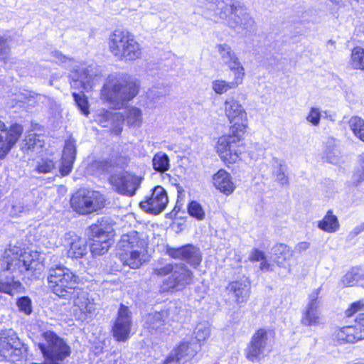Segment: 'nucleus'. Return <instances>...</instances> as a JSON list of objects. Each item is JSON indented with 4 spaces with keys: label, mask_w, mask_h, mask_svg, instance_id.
<instances>
[{
    "label": "nucleus",
    "mask_w": 364,
    "mask_h": 364,
    "mask_svg": "<svg viewBox=\"0 0 364 364\" xmlns=\"http://www.w3.org/2000/svg\"><path fill=\"white\" fill-rule=\"evenodd\" d=\"M115 117H117L116 114H114L112 112L103 111V113L99 116V122L102 127H106L108 126L109 122L113 121Z\"/></svg>",
    "instance_id": "nucleus-51"
},
{
    "label": "nucleus",
    "mask_w": 364,
    "mask_h": 364,
    "mask_svg": "<svg viewBox=\"0 0 364 364\" xmlns=\"http://www.w3.org/2000/svg\"><path fill=\"white\" fill-rule=\"evenodd\" d=\"M214 186L225 195L231 194L235 189L232 176L223 169L219 170L213 176Z\"/></svg>",
    "instance_id": "nucleus-24"
},
{
    "label": "nucleus",
    "mask_w": 364,
    "mask_h": 364,
    "mask_svg": "<svg viewBox=\"0 0 364 364\" xmlns=\"http://www.w3.org/2000/svg\"><path fill=\"white\" fill-rule=\"evenodd\" d=\"M40 98L41 96L38 95H32L30 92H26L25 93L20 92L16 94L14 100L16 101V103L21 102L33 107L37 103V99Z\"/></svg>",
    "instance_id": "nucleus-43"
},
{
    "label": "nucleus",
    "mask_w": 364,
    "mask_h": 364,
    "mask_svg": "<svg viewBox=\"0 0 364 364\" xmlns=\"http://www.w3.org/2000/svg\"><path fill=\"white\" fill-rule=\"evenodd\" d=\"M188 213L191 216L195 218L198 220H203L205 215L202 205L196 201H191L188 204Z\"/></svg>",
    "instance_id": "nucleus-44"
},
{
    "label": "nucleus",
    "mask_w": 364,
    "mask_h": 364,
    "mask_svg": "<svg viewBox=\"0 0 364 364\" xmlns=\"http://www.w3.org/2000/svg\"><path fill=\"white\" fill-rule=\"evenodd\" d=\"M272 265L266 260V258L264 260L261 261V263H260V269L261 270L272 271Z\"/></svg>",
    "instance_id": "nucleus-58"
},
{
    "label": "nucleus",
    "mask_w": 364,
    "mask_h": 364,
    "mask_svg": "<svg viewBox=\"0 0 364 364\" xmlns=\"http://www.w3.org/2000/svg\"><path fill=\"white\" fill-rule=\"evenodd\" d=\"M146 246V241L141 238L136 231L132 230L122 235L117 243L121 261L130 268H139L144 262L141 250Z\"/></svg>",
    "instance_id": "nucleus-6"
},
{
    "label": "nucleus",
    "mask_w": 364,
    "mask_h": 364,
    "mask_svg": "<svg viewBox=\"0 0 364 364\" xmlns=\"http://www.w3.org/2000/svg\"><path fill=\"white\" fill-rule=\"evenodd\" d=\"M358 163L360 165V168L364 169V152L358 156Z\"/></svg>",
    "instance_id": "nucleus-63"
},
{
    "label": "nucleus",
    "mask_w": 364,
    "mask_h": 364,
    "mask_svg": "<svg viewBox=\"0 0 364 364\" xmlns=\"http://www.w3.org/2000/svg\"><path fill=\"white\" fill-rule=\"evenodd\" d=\"M70 205L77 213L87 215L101 210L105 205V198L98 191L80 189L73 195Z\"/></svg>",
    "instance_id": "nucleus-10"
},
{
    "label": "nucleus",
    "mask_w": 364,
    "mask_h": 364,
    "mask_svg": "<svg viewBox=\"0 0 364 364\" xmlns=\"http://www.w3.org/2000/svg\"><path fill=\"white\" fill-rule=\"evenodd\" d=\"M216 48L221 60L229 68H234V66L238 65V63L240 62L237 55L229 45L225 43L218 44L216 46Z\"/></svg>",
    "instance_id": "nucleus-29"
},
{
    "label": "nucleus",
    "mask_w": 364,
    "mask_h": 364,
    "mask_svg": "<svg viewBox=\"0 0 364 364\" xmlns=\"http://www.w3.org/2000/svg\"><path fill=\"white\" fill-rule=\"evenodd\" d=\"M43 342L38 343L46 364H62V361L70 355V348L65 342L52 331L43 333Z\"/></svg>",
    "instance_id": "nucleus-9"
},
{
    "label": "nucleus",
    "mask_w": 364,
    "mask_h": 364,
    "mask_svg": "<svg viewBox=\"0 0 364 364\" xmlns=\"http://www.w3.org/2000/svg\"><path fill=\"white\" fill-rule=\"evenodd\" d=\"M5 124L4 123L0 120V139L2 137H5L6 134L4 132Z\"/></svg>",
    "instance_id": "nucleus-61"
},
{
    "label": "nucleus",
    "mask_w": 364,
    "mask_h": 364,
    "mask_svg": "<svg viewBox=\"0 0 364 364\" xmlns=\"http://www.w3.org/2000/svg\"><path fill=\"white\" fill-rule=\"evenodd\" d=\"M321 290V287L317 288L309 295V304L301 320L304 326H316L321 323V316L317 311L320 304L318 296Z\"/></svg>",
    "instance_id": "nucleus-20"
},
{
    "label": "nucleus",
    "mask_w": 364,
    "mask_h": 364,
    "mask_svg": "<svg viewBox=\"0 0 364 364\" xmlns=\"http://www.w3.org/2000/svg\"><path fill=\"white\" fill-rule=\"evenodd\" d=\"M348 126L353 134L364 142V119L358 116H353L348 121Z\"/></svg>",
    "instance_id": "nucleus-38"
},
{
    "label": "nucleus",
    "mask_w": 364,
    "mask_h": 364,
    "mask_svg": "<svg viewBox=\"0 0 364 364\" xmlns=\"http://www.w3.org/2000/svg\"><path fill=\"white\" fill-rule=\"evenodd\" d=\"M112 232L111 226L104 227L102 223L92 224L90 227V237L92 240L90 252L94 257L102 255L108 251L112 244Z\"/></svg>",
    "instance_id": "nucleus-11"
},
{
    "label": "nucleus",
    "mask_w": 364,
    "mask_h": 364,
    "mask_svg": "<svg viewBox=\"0 0 364 364\" xmlns=\"http://www.w3.org/2000/svg\"><path fill=\"white\" fill-rule=\"evenodd\" d=\"M19 310L29 315L32 312L31 300L28 296H22L17 301Z\"/></svg>",
    "instance_id": "nucleus-50"
},
{
    "label": "nucleus",
    "mask_w": 364,
    "mask_h": 364,
    "mask_svg": "<svg viewBox=\"0 0 364 364\" xmlns=\"http://www.w3.org/2000/svg\"><path fill=\"white\" fill-rule=\"evenodd\" d=\"M166 318V313L164 311L150 313L146 316L144 326L151 333H160L165 324Z\"/></svg>",
    "instance_id": "nucleus-26"
},
{
    "label": "nucleus",
    "mask_w": 364,
    "mask_h": 364,
    "mask_svg": "<svg viewBox=\"0 0 364 364\" xmlns=\"http://www.w3.org/2000/svg\"><path fill=\"white\" fill-rule=\"evenodd\" d=\"M210 3L215 4V6L220 9V11L225 10L227 7H231L237 0H207Z\"/></svg>",
    "instance_id": "nucleus-53"
},
{
    "label": "nucleus",
    "mask_w": 364,
    "mask_h": 364,
    "mask_svg": "<svg viewBox=\"0 0 364 364\" xmlns=\"http://www.w3.org/2000/svg\"><path fill=\"white\" fill-rule=\"evenodd\" d=\"M271 339L269 332L264 328L258 329L245 350L246 358L252 362L259 361L270 351Z\"/></svg>",
    "instance_id": "nucleus-12"
},
{
    "label": "nucleus",
    "mask_w": 364,
    "mask_h": 364,
    "mask_svg": "<svg viewBox=\"0 0 364 364\" xmlns=\"http://www.w3.org/2000/svg\"><path fill=\"white\" fill-rule=\"evenodd\" d=\"M109 181L118 193L127 196H133L139 186L137 178L128 172L112 174Z\"/></svg>",
    "instance_id": "nucleus-17"
},
{
    "label": "nucleus",
    "mask_w": 364,
    "mask_h": 364,
    "mask_svg": "<svg viewBox=\"0 0 364 364\" xmlns=\"http://www.w3.org/2000/svg\"><path fill=\"white\" fill-rule=\"evenodd\" d=\"M349 65L353 69H360L364 71V49L356 47L352 50Z\"/></svg>",
    "instance_id": "nucleus-39"
},
{
    "label": "nucleus",
    "mask_w": 364,
    "mask_h": 364,
    "mask_svg": "<svg viewBox=\"0 0 364 364\" xmlns=\"http://www.w3.org/2000/svg\"><path fill=\"white\" fill-rule=\"evenodd\" d=\"M167 254L172 258L184 260L193 267L199 265L202 260L200 250L192 245L178 248L169 247L167 249Z\"/></svg>",
    "instance_id": "nucleus-19"
},
{
    "label": "nucleus",
    "mask_w": 364,
    "mask_h": 364,
    "mask_svg": "<svg viewBox=\"0 0 364 364\" xmlns=\"http://www.w3.org/2000/svg\"><path fill=\"white\" fill-rule=\"evenodd\" d=\"M310 247V243L308 242H299L296 247L295 250L299 253H301L302 252L308 250Z\"/></svg>",
    "instance_id": "nucleus-57"
},
{
    "label": "nucleus",
    "mask_w": 364,
    "mask_h": 364,
    "mask_svg": "<svg viewBox=\"0 0 364 364\" xmlns=\"http://www.w3.org/2000/svg\"><path fill=\"white\" fill-rule=\"evenodd\" d=\"M345 314L348 318L355 316L356 323L334 328L333 338L339 343H355L364 339V303L358 301L351 304Z\"/></svg>",
    "instance_id": "nucleus-5"
},
{
    "label": "nucleus",
    "mask_w": 364,
    "mask_h": 364,
    "mask_svg": "<svg viewBox=\"0 0 364 364\" xmlns=\"http://www.w3.org/2000/svg\"><path fill=\"white\" fill-rule=\"evenodd\" d=\"M22 289L21 283L18 280H15L14 277L5 276L4 277H0V292L13 296L21 292Z\"/></svg>",
    "instance_id": "nucleus-30"
},
{
    "label": "nucleus",
    "mask_w": 364,
    "mask_h": 364,
    "mask_svg": "<svg viewBox=\"0 0 364 364\" xmlns=\"http://www.w3.org/2000/svg\"><path fill=\"white\" fill-rule=\"evenodd\" d=\"M220 18L237 33L247 35L257 31V23L248 9L239 1L227 7L220 14Z\"/></svg>",
    "instance_id": "nucleus-7"
},
{
    "label": "nucleus",
    "mask_w": 364,
    "mask_h": 364,
    "mask_svg": "<svg viewBox=\"0 0 364 364\" xmlns=\"http://www.w3.org/2000/svg\"><path fill=\"white\" fill-rule=\"evenodd\" d=\"M76 155L75 141L73 139H69L65 141L62 155L61 166L60 172L63 176L68 175L72 169Z\"/></svg>",
    "instance_id": "nucleus-22"
},
{
    "label": "nucleus",
    "mask_w": 364,
    "mask_h": 364,
    "mask_svg": "<svg viewBox=\"0 0 364 364\" xmlns=\"http://www.w3.org/2000/svg\"><path fill=\"white\" fill-rule=\"evenodd\" d=\"M363 279L362 271L358 268H353L348 272L342 278V283L345 286H353Z\"/></svg>",
    "instance_id": "nucleus-42"
},
{
    "label": "nucleus",
    "mask_w": 364,
    "mask_h": 364,
    "mask_svg": "<svg viewBox=\"0 0 364 364\" xmlns=\"http://www.w3.org/2000/svg\"><path fill=\"white\" fill-rule=\"evenodd\" d=\"M152 165L155 171L164 173L170 168L169 157L164 152H157L152 159Z\"/></svg>",
    "instance_id": "nucleus-37"
},
{
    "label": "nucleus",
    "mask_w": 364,
    "mask_h": 364,
    "mask_svg": "<svg viewBox=\"0 0 364 364\" xmlns=\"http://www.w3.org/2000/svg\"><path fill=\"white\" fill-rule=\"evenodd\" d=\"M87 252V245L85 239L75 236L69 242L67 251L68 257L71 258H82Z\"/></svg>",
    "instance_id": "nucleus-28"
},
{
    "label": "nucleus",
    "mask_w": 364,
    "mask_h": 364,
    "mask_svg": "<svg viewBox=\"0 0 364 364\" xmlns=\"http://www.w3.org/2000/svg\"><path fill=\"white\" fill-rule=\"evenodd\" d=\"M40 135L36 133L28 134L21 144V149L23 151H33L43 147V141Z\"/></svg>",
    "instance_id": "nucleus-35"
},
{
    "label": "nucleus",
    "mask_w": 364,
    "mask_h": 364,
    "mask_svg": "<svg viewBox=\"0 0 364 364\" xmlns=\"http://www.w3.org/2000/svg\"><path fill=\"white\" fill-rule=\"evenodd\" d=\"M97 75L92 66L79 65L70 73L72 88L90 90L95 84Z\"/></svg>",
    "instance_id": "nucleus-13"
},
{
    "label": "nucleus",
    "mask_w": 364,
    "mask_h": 364,
    "mask_svg": "<svg viewBox=\"0 0 364 364\" xmlns=\"http://www.w3.org/2000/svg\"><path fill=\"white\" fill-rule=\"evenodd\" d=\"M168 203V197L165 190L161 186H156L154 188L150 197L146 200L141 202V207L145 210L152 213L159 214L161 213Z\"/></svg>",
    "instance_id": "nucleus-18"
},
{
    "label": "nucleus",
    "mask_w": 364,
    "mask_h": 364,
    "mask_svg": "<svg viewBox=\"0 0 364 364\" xmlns=\"http://www.w3.org/2000/svg\"><path fill=\"white\" fill-rule=\"evenodd\" d=\"M233 88L230 82L224 80H215L212 82V89L218 95L225 93Z\"/></svg>",
    "instance_id": "nucleus-48"
},
{
    "label": "nucleus",
    "mask_w": 364,
    "mask_h": 364,
    "mask_svg": "<svg viewBox=\"0 0 364 364\" xmlns=\"http://www.w3.org/2000/svg\"><path fill=\"white\" fill-rule=\"evenodd\" d=\"M139 90V82L126 73L108 75L101 90V97L113 109H117L134 98Z\"/></svg>",
    "instance_id": "nucleus-3"
},
{
    "label": "nucleus",
    "mask_w": 364,
    "mask_h": 364,
    "mask_svg": "<svg viewBox=\"0 0 364 364\" xmlns=\"http://www.w3.org/2000/svg\"><path fill=\"white\" fill-rule=\"evenodd\" d=\"M0 341L7 347L14 349L16 353L21 352L20 346L21 345L16 333L12 329L2 331L0 334Z\"/></svg>",
    "instance_id": "nucleus-31"
},
{
    "label": "nucleus",
    "mask_w": 364,
    "mask_h": 364,
    "mask_svg": "<svg viewBox=\"0 0 364 364\" xmlns=\"http://www.w3.org/2000/svg\"><path fill=\"white\" fill-rule=\"evenodd\" d=\"M274 262L280 267L284 266L285 261L289 260L293 256V251L284 244H278L274 247Z\"/></svg>",
    "instance_id": "nucleus-33"
},
{
    "label": "nucleus",
    "mask_w": 364,
    "mask_h": 364,
    "mask_svg": "<svg viewBox=\"0 0 364 364\" xmlns=\"http://www.w3.org/2000/svg\"><path fill=\"white\" fill-rule=\"evenodd\" d=\"M33 208L34 204L29 203L26 198H22L14 201L9 213L11 217H20L28 214Z\"/></svg>",
    "instance_id": "nucleus-32"
},
{
    "label": "nucleus",
    "mask_w": 364,
    "mask_h": 364,
    "mask_svg": "<svg viewBox=\"0 0 364 364\" xmlns=\"http://www.w3.org/2000/svg\"><path fill=\"white\" fill-rule=\"evenodd\" d=\"M234 73V79L230 81L234 88L242 83L243 78L245 76V69L242 65L241 63H238V65H235L234 68H230Z\"/></svg>",
    "instance_id": "nucleus-49"
},
{
    "label": "nucleus",
    "mask_w": 364,
    "mask_h": 364,
    "mask_svg": "<svg viewBox=\"0 0 364 364\" xmlns=\"http://www.w3.org/2000/svg\"><path fill=\"white\" fill-rule=\"evenodd\" d=\"M56 163L48 157H41L36 161L35 170L38 173H50L55 168Z\"/></svg>",
    "instance_id": "nucleus-40"
},
{
    "label": "nucleus",
    "mask_w": 364,
    "mask_h": 364,
    "mask_svg": "<svg viewBox=\"0 0 364 364\" xmlns=\"http://www.w3.org/2000/svg\"><path fill=\"white\" fill-rule=\"evenodd\" d=\"M124 120L130 127H139L142 124V112L140 109L132 107L125 111Z\"/></svg>",
    "instance_id": "nucleus-36"
},
{
    "label": "nucleus",
    "mask_w": 364,
    "mask_h": 364,
    "mask_svg": "<svg viewBox=\"0 0 364 364\" xmlns=\"http://www.w3.org/2000/svg\"><path fill=\"white\" fill-rule=\"evenodd\" d=\"M225 112L233 125L228 135L219 138L217 151L225 163L234 164L243 151L241 141L247 128V113L239 102L232 97L225 102Z\"/></svg>",
    "instance_id": "nucleus-2"
},
{
    "label": "nucleus",
    "mask_w": 364,
    "mask_h": 364,
    "mask_svg": "<svg viewBox=\"0 0 364 364\" xmlns=\"http://www.w3.org/2000/svg\"><path fill=\"white\" fill-rule=\"evenodd\" d=\"M353 183L358 186L364 181V169L359 168L353 175Z\"/></svg>",
    "instance_id": "nucleus-55"
},
{
    "label": "nucleus",
    "mask_w": 364,
    "mask_h": 364,
    "mask_svg": "<svg viewBox=\"0 0 364 364\" xmlns=\"http://www.w3.org/2000/svg\"><path fill=\"white\" fill-rule=\"evenodd\" d=\"M23 132V127L17 123L13 124L9 129H4L5 137L0 139V159L4 158L12 146L17 142Z\"/></svg>",
    "instance_id": "nucleus-21"
},
{
    "label": "nucleus",
    "mask_w": 364,
    "mask_h": 364,
    "mask_svg": "<svg viewBox=\"0 0 364 364\" xmlns=\"http://www.w3.org/2000/svg\"><path fill=\"white\" fill-rule=\"evenodd\" d=\"M230 293H232L235 301L238 304L246 302L250 296V287L246 282L236 281L231 282L227 287Z\"/></svg>",
    "instance_id": "nucleus-27"
},
{
    "label": "nucleus",
    "mask_w": 364,
    "mask_h": 364,
    "mask_svg": "<svg viewBox=\"0 0 364 364\" xmlns=\"http://www.w3.org/2000/svg\"><path fill=\"white\" fill-rule=\"evenodd\" d=\"M194 334L196 342L199 343V342L205 341L210 335V327L206 323H199L195 329Z\"/></svg>",
    "instance_id": "nucleus-47"
},
{
    "label": "nucleus",
    "mask_w": 364,
    "mask_h": 364,
    "mask_svg": "<svg viewBox=\"0 0 364 364\" xmlns=\"http://www.w3.org/2000/svg\"><path fill=\"white\" fill-rule=\"evenodd\" d=\"M73 96L74 97V100L76 105L80 109L81 112L85 115H88V102L85 94L82 92L80 93L73 92Z\"/></svg>",
    "instance_id": "nucleus-46"
},
{
    "label": "nucleus",
    "mask_w": 364,
    "mask_h": 364,
    "mask_svg": "<svg viewBox=\"0 0 364 364\" xmlns=\"http://www.w3.org/2000/svg\"><path fill=\"white\" fill-rule=\"evenodd\" d=\"M132 326V312L127 306L121 304L112 327L113 336L117 341H125L129 337Z\"/></svg>",
    "instance_id": "nucleus-16"
},
{
    "label": "nucleus",
    "mask_w": 364,
    "mask_h": 364,
    "mask_svg": "<svg viewBox=\"0 0 364 364\" xmlns=\"http://www.w3.org/2000/svg\"><path fill=\"white\" fill-rule=\"evenodd\" d=\"M200 345L194 341L181 342L168 354L164 364H186L200 350Z\"/></svg>",
    "instance_id": "nucleus-14"
},
{
    "label": "nucleus",
    "mask_w": 364,
    "mask_h": 364,
    "mask_svg": "<svg viewBox=\"0 0 364 364\" xmlns=\"http://www.w3.org/2000/svg\"><path fill=\"white\" fill-rule=\"evenodd\" d=\"M193 281V273L183 264L175 263L172 274L163 282V290H181Z\"/></svg>",
    "instance_id": "nucleus-15"
},
{
    "label": "nucleus",
    "mask_w": 364,
    "mask_h": 364,
    "mask_svg": "<svg viewBox=\"0 0 364 364\" xmlns=\"http://www.w3.org/2000/svg\"><path fill=\"white\" fill-rule=\"evenodd\" d=\"M338 154L339 151L336 149V140L334 139H328L324 150L325 157L327 161L331 164H336L338 162Z\"/></svg>",
    "instance_id": "nucleus-41"
},
{
    "label": "nucleus",
    "mask_w": 364,
    "mask_h": 364,
    "mask_svg": "<svg viewBox=\"0 0 364 364\" xmlns=\"http://www.w3.org/2000/svg\"><path fill=\"white\" fill-rule=\"evenodd\" d=\"M109 49L117 59L132 62L141 57L140 44L126 31L116 30L109 37Z\"/></svg>",
    "instance_id": "nucleus-4"
},
{
    "label": "nucleus",
    "mask_w": 364,
    "mask_h": 364,
    "mask_svg": "<svg viewBox=\"0 0 364 364\" xmlns=\"http://www.w3.org/2000/svg\"><path fill=\"white\" fill-rule=\"evenodd\" d=\"M318 228L327 232H335L339 228V223L331 210H328L322 220L318 224Z\"/></svg>",
    "instance_id": "nucleus-34"
},
{
    "label": "nucleus",
    "mask_w": 364,
    "mask_h": 364,
    "mask_svg": "<svg viewBox=\"0 0 364 364\" xmlns=\"http://www.w3.org/2000/svg\"><path fill=\"white\" fill-rule=\"evenodd\" d=\"M330 1L334 4L340 5L341 6H343L344 7H346L348 4V0H330Z\"/></svg>",
    "instance_id": "nucleus-60"
},
{
    "label": "nucleus",
    "mask_w": 364,
    "mask_h": 364,
    "mask_svg": "<svg viewBox=\"0 0 364 364\" xmlns=\"http://www.w3.org/2000/svg\"><path fill=\"white\" fill-rule=\"evenodd\" d=\"M321 112L318 108L312 107L310 110L309 114L306 117L307 121L311 122L312 124L317 126L320 122Z\"/></svg>",
    "instance_id": "nucleus-52"
},
{
    "label": "nucleus",
    "mask_w": 364,
    "mask_h": 364,
    "mask_svg": "<svg viewBox=\"0 0 364 364\" xmlns=\"http://www.w3.org/2000/svg\"><path fill=\"white\" fill-rule=\"evenodd\" d=\"M364 231V228L362 226V225H359L356 227H355L352 231L350 232V235L353 237H355L357 235H358L360 232H363Z\"/></svg>",
    "instance_id": "nucleus-59"
},
{
    "label": "nucleus",
    "mask_w": 364,
    "mask_h": 364,
    "mask_svg": "<svg viewBox=\"0 0 364 364\" xmlns=\"http://www.w3.org/2000/svg\"><path fill=\"white\" fill-rule=\"evenodd\" d=\"M287 170L288 167L284 160L277 157L272 158L271 161L272 177L281 186L289 184Z\"/></svg>",
    "instance_id": "nucleus-23"
},
{
    "label": "nucleus",
    "mask_w": 364,
    "mask_h": 364,
    "mask_svg": "<svg viewBox=\"0 0 364 364\" xmlns=\"http://www.w3.org/2000/svg\"><path fill=\"white\" fill-rule=\"evenodd\" d=\"M265 255L263 252L259 250H254L251 253L250 260L251 261H262L265 259Z\"/></svg>",
    "instance_id": "nucleus-56"
},
{
    "label": "nucleus",
    "mask_w": 364,
    "mask_h": 364,
    "mask_svg": "<svg viewBox=\"0 0 364 364\" xmlns=\"http://www.w3.org/2000/svg\"><path fill=\"white\" fill-rule=\"evenodd\" d=\"M121 132H122V128H119V129H116V130L114 131V132H115L117 134H120V133H121Z\"/></svg>",
    "instance_id": "nucleus-64"
},
{
    "label": "nucleus",
    "mask_w": 364,
    "mask_h": 364,
    "mask_svg": "<svg viewBox=\"0 0 364 364\" xmlns=\"http://www.w3.org/2000/svg\"><path fill=\"white\" fill-rule=\"evenodd\" d=\"M9 55V48L6 41L4 38H0V60L5 61Z\"/></svg>",
    "instance_id": "nucleus-54"
},
{
    "label": "nucleus",
    "mask_w": 364,
    "mask_h": 364,
    "mask_svg": "<svg viewBox=\"0 0 364 364\" xmlns=\"http://www.w3.org/2000/svg\"><path fill=\"white\" fill-rule=\"evenodd\" d=\"M54 56L59 60L61 62H64L65 59L66 58L65 55H63L59 51L54 52Z\"/></svg>",
    "instance_id": "nucleus-62"
},
{
    "label": "nucleus",
    "mask_w": 364,
    "mask_h": 364,
    "mask_svg": "<svg viewBox=\"0 0 364 364\" xmlns=\"http://www.w3.org/2000/svg\"><path fill=\"white\" fill-rule=\"evenodd\" d=\"M175 264L173 263H163L161 262H159L158 264L153 269V272L154 274L159 277H164L169 274L173 273L174 270Z\"/></svg>",
    "instance_id": "nucleus-45"
},
{
    "label": "nucleus",
    "mask_w": 364,
    "mask_h": 364,
    "mask_svg": "<svg viewBox=\"0 0 364 364\" xmlns=\"http://www.w3.org/2000/svg\"><path fill=\"white\" fill-rule=\"evenodd\" d=\"M49 288L59 297H75L74 305L83 314L82 319L91 318L95 312V304L90 301L87 293L78 289L80 277L63 264H54L49 267L47 275Z\"/></svg>",
    "instance_id": "nucleus-1"
},
{
    "label": "nucleus",
    "mask_w": 364,
    "mask_h": 364,
    "mask_svg": "<svg viewBox=\"0 0 364 364\" xmlns=\"http://www.w3.org/2000/svg\"><path fill=\"white\" fill-rule=\"evenodd\" d=\"M4 255L7 270L30 272L31 276L34 277H38L43 270V264L34 256L27 252L23 253L18 247L6 250Z\"/></svg>",
    "instance_id": "nucleus-8"
},
{
    "label": "nucleus",
    "mask_w": 364,
    "mask_h": 364,
    "mask_svg": "<svg viewBox=\"0 0 364 364\" xmlns=\"http://www.w3.org/2000/svg\"><path fill=\"white\" fill-rule=\"evenodd\" d=\"M128 163V159L123 156H112L108 159L96 160L93 166L102 173L110 172L114 167L122 168Z\"/></svg>",
    "instance_id": "nucleus-25"
}]
</instances>
